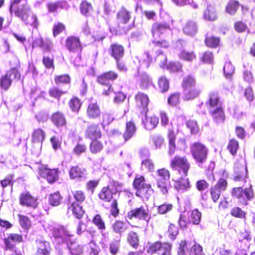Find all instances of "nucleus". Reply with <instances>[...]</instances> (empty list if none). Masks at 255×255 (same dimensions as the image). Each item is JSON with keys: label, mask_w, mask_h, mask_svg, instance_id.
Wrapping results in <instances>:
<instances>
[{"label": "nucleus", "mask_w": 255, "mask_h": 255, "mask_svg": "<svg viewBox=\"0 0 255 255\" xmlns=\"http://www.w3.org/2000/svg\"><path fill=\"white\" fill-rule=\"evenodd\" d=\"M156 186L159 192L163 195L167 196L170 189L169 184L164 180H157Z\"/></svg>", "instance_id": "8fccbe9b"}, {"label": "nucleus", "mask_w": 255, "mask_h": 255, "mask_svg": "<svg viewBox=\"0 0 255 255\" xmlns=\"http://www.w3.org/2000/svg\"><path fill=\"white\" fill-rule=\"evenodd\" d=\"M70 236L69 232L63 227L54 228L52 230V236L55 239H61L63 240Z\"/></svg>", "instance_id": "58836bf2"}, {"label": "nucleus", "mask_w": 255, "mask_h": 255, "mask_svg": "<svg viewBox=\"0 0 255 255\" xmlns=\"http://www.w3.org/2000/svg\"><path fill=\"white\" fill-rule=\"evenodd\" d=\"M240 148L239 141L235 138H232L229 140L227 146V149L230 153L235 156Z\"/></svg>", "instance_id": "79ce46f5"}, {"label": "nucleus", "mask_w": 255, "mask_h": 255, "mask_svg": "<svg viewBox=\"0 0 255 255\" xmlns=\"http://www.w3.org/2000/svg\"><path fill=\"white\" fill-rule=\"evenodd\" d=\"M167 69L174 73L182 71L183 66L180 62H170L167 66Z\"/></svg>", "instance_id": "69168bd1"}, {"label": "nucleus", "mask_w": 255, "mask_h": 255, "mask_svg": "<svg viewBox=\"0 0 255 255\" xmlns=\"http://www.w3.org/2000/svg\"><path fill=\"white\" fill-rule=\"evenodd\" d=\"M54 81L57 85H68L71 83V78L69 74H62L55 76Z\"/></svg>", "instance_id": "a19ab883"}, {"label": "nucleus", "mask_w": 255, "mask_h": 255, "mask_svg": "<svg viewBox=\"0 0 255 255\" xmlns=\"http://www.w3.org/2000/svg\"><path fill=\"white\" fill-rule=\"evenodd\" d=\"M85 136L89 139L101 138L102 131L99 123H92L88 125L85 130Z\"/></svg>", "instance_id": "aec40b11"}, {"label": "nucleus", "mask_w": 255, "mask_h": 255, "mask_svg": "<svg viewBox=\"0 0 255 255\" xmlns=\"http://www.w3.org/2000/svg\"><path fill=\"white\" fill-rule=\"evenodd\" d=\"M234 28L235 30L239 33H242L246 31L250 32V30L248 25L245 22L242 20L236 21L234 23Z\"/></svg>", "instance_id": "6e6d98bb"}, {"label": "nucleus", "mask_w": 255, "mask_h": 255, "mask_svg": "<svg viewBox=\"0 0 255 255\" xmlns=\"http://www.w3.org/2000/svg\"><path fill=\"white\" fill-rule=\"evenodd\" d=\"M63 197L59 191H57L51 193L48 197V203L52 206H58L62 202Z\"/></svg>", "instance_id": "ea45409f"}, {"label": "nucleus", "mask_w": 255, "mask_h": 255, "mask_svg": "<svg viewBox=\"0 0 255 255\" xmlns=\"http://www.w3.org/2000/svg\"><path fill=\"white\" fill-rule=\"evenodd\" d=\"M231 194L239 205L244 206L248 205V202L255 197L254 191L251 185L245 188L242 187H234L231 190Z\"/></svg>", "instance_id": "7ed1b4c3"}, {"label": "nucleus", "mask_w": 255, "mask_h": 255, "mask_svg": "<svg viewBox=\"0 0 255 255\" xmlns=\"http://www.w3.org/2000/svg\"><path fill=\"white\" fill-rule=\"evenodd\" d=\"M223 71L226 78L231 79L234 73L235 68L231 62H227L224 65Z\"/></svg>", "instance_id": "bf43d9fd"}, {"label": "nucleus", "mask_w": 255, "mask_h": 255, "mask_svg": "<svg viewBox=\"0 0 255 255\" xmlns=\"http://www.w3.org/2000/svg\"><path fill=\"white\" fill-rule=\"evenodd\" d=\"M74 198V202H77L78 203L82 204L85 202L86 199V193L82 190H77L72 192Z\"/></svg>", "instance_id": "5fc2aeb1"}, {"label": "nucleus", "mask_w": 255, "mask_h": 255, "mask_svg": "<svg viewBox=\"0 0 255 255\" xmlns=\"http://www.w3.org/2000/svg\"><path fill=\"white\" fill-rule=\"evenodd\" d=\"M192 156L199 164L204 163L207 159L208 150L207 147L200 142H195L190 146Z\"/></svg>", "instance_id": "9d476101"}, {"label": "nucleus", "mask_w": 255, "mask_h": 255, "mask_svg": "<svg viewBox=\"0 0 255 255\" xmlns=\"http://www.w3.org/2000/svg\"><path fill=\"white\" fill-rule=\"evenodd\" d=\"M219 94L217 91H212L208 95V99L205 102V105L208 110L221 105Z\"/></svg>", "instance_id": "393cba45"}, {"label": "nucleus", "mask_w": 255, "mask_h": 255, "mask_svg": "<svg viewBox=\"0 0 255 255\" xmlns=\"http://www.w3.org/2000/svg\"><path fill=\"white\" fill-rule=\"evenodd\" d=\"M85 114L87 119L94 121L100 119L102 114L99 103L95 101L89 102L86 108Z\"/></svg>", "instance_id": "dca6fc26"}, {"label": "nucleus", "mask_w": 255, "mask_h": 255, "mask_svg": "<svg viewBox=\"0 0 255 255\" xmlns=\"http://www.w3.org/2000/svg\"><path fill=\"white\" fill-rule=\"evenodd\" d=\"M21 74L17 68L13 67L0 77V87L4 91L7 90L13 82L20 80Z\"/></svg>", "instance_id": "1a4fd4ad"}, {"label": "nucleus", "mask_w": 255, "mask_h": 255, "mask_svg": "<svg viewBox=\"0 0 255 255\" xmlns=\"http://www.w3.org/2000/svg\"><path fill=\"white\" fill-rule=\"evenodd\" d=\"M169 166L172 170L177 171V172L184 176L188 175L191 168L190 163L186 156L176 155L171 159Z\"/></svg>", "instance_id": "423d86ee"}, {"label": "nucleus", "mask_w": 255, "mask_h": 255, "mask_svg": "<svg viewBox=\"0 0 255 255\" xmlns=\"http://www.w3.org/2000/svg\"><path fill=\"white\" fill-rule=\"evenodd\" d=\"M66 2L63 1H57L55 2H49L47 4L48 10L50 12H54L59 8H63L64 4Z\"/></svg>", "instance_id": "0e129e2a"}, {"label": "nucleus", "mask_w": 255, "mask_h": 255, "mask_svg": "<svg viewBox=\"0 0 255 255\" xmlns=\"http://www.w3.org/2000/svg\"><path fill=\"white\" fill-rule=\"evenodd\" d=\"M86 170L80 165H76L70 167L69 171V177L72 180H81L85 177Z\"/></svg>", "instance_id": "a878e982"}, {"label": "nucleus", "mask_w": 255, "mask_h": 255, "mask_svg": "<svg viewBox=\"0 0 255 255\" xmlns=\"http://www.w3.org/2000/svg\"><path fill=\"white\" fill-rule=\"evenodd\" d=\"M172 248L170 243L157 241L149 244L146 252L150 255H171Z\"/></svg>", "instance_id": "6e6552de"}, {"label": "nucleus", "mask_w": 255, "mask_h": 255, "mask_svg": "<svg viewBox=\"0 0 255 255\" xmlns=\"http://www.w3.org/2000/svg\"><path fill=\"white\" fill-rule=\"evenodd\" d=\"M240 6L237 0H229L225 6V11L231 15H235Z\"/></svg>", "instance_id": "c9c22d12"}, {"label": "nucleus", "mask_w": 255, "mask_h": 255, "mask_svg": "<svg viewBox=\"0 0 255 255\" xmlns=\"http://www.w3.org/2000/svg\"><path fill=\"white\" fill-rule=\"evenodd\" d=\"M167 137L168 142V154L170 156H172L175 153L176 148L175 142L176 134L175 131L172 129H169L168 130Z\"/></svg>", "instance_id": "cd10ccee"}, {"label": "nucleus", "mask_w": 255, "mask_h": 255, "mask_svg": "<svg viewBox=\"0 0 255 255\" xmlns=\"http://www.w3.org/2000/svg\"><path fill=\"white\" fill-rule=\"evenodd\" d=\"M128 226L127 223L120 220H116L111 226L112 232L121 237V236L127 230Z\"/></svg>", "instance_id": "c756f323"}, {"label": "nucleus", "mask_w": 255, "mask_h": 255, "mask_svg": "<svg viewBox=\"0 0 255 255\" xmlns=\"http://www.w3.org/2000/svg\"><path fill=\"white\" fill-rule=\"evenodd\" d=\"M230 214L236 218L245 219L247 214L240 207H234L231 210Z\"/></svg>", "instance_id": "052dcab7"}, {"label": "nucleus", "mask_w": 255, "mask_h": 255, "mask_svg": "<svg viewBox=\"0 0 255 255\" xmlns=\"http://www.w3.org/2000/svg\"><path fill=\"white\" fill-rule=\"evenodd\" d=\"M92 222L99 230L103 231L106 228L105 221L100 214H96L94 216Z\"/></svg>", "instance_id": "13d9d810"}, {"label": "nucleus", "mask_w": 255, "mask_h": 255, "mask_svg": "<svg viewBox=\"0 0 255 255\" xmlns=\"http://www.w3.org/2000/svg\"><path fill=\"white\" fill-rule=\"evenodd\" d=\"M125 52L124 46L118 43H112L108 49L109 55L116 61L117 69L122 72H126L128 70L126 63L122 60V59L124 57Z\"/></svg>", "instance_id": "39448f33"}, {"label": "nucleus", "mask_w": 255, "mask_h": 255, "mask_svg": "<svg viewBox=\"0 0 255 255\" xmlns=\"http://www.w3.org/2000/svg\"><path fill=\"white\" fill-rule=\"evenodd\" d=\"M67 210L68 212H71L72 215L77 219H81L84 214L85 211L83 207L80 205V203L77 202H74L73 200L69 197L66 202Z\"/></svg>", "instance_id": "6ab92c4d"}, {"label": "nucleus", "mask_w": 255, "mask_h": 255, "mask_svg": "<svg viewBox=\"0 0 255 255\" xmlns=\"http://www.w3.org/2000/svg\"><path fill=\"white\" fill-rule=\"evenodd\" d=\"M116 18L118 22V29L114 28L113 29L111 28L110 29L111 32L116 34H117L118 33H126L132 28V26L127 25L131 18V15L130 12L125 7H122L118 11Z\"/></svg>", "instance_id": "20e7f679"}, {"label": "nucleus", "mask_w": 255, "mask_h": 255, "mask_svg": "<svg viewBox=\"0 0 255 255\" xmlns=\"http://www.w3.org/2000/svg\"><path fill=\"white\" fill-rule=\"evenodd\" d=\"M181 86L183 90L196 86L195 78L191 75L186 76L183 79Z\"/></svg>", "instance_id": "49530a36"}, {"label": "nucleus", "mask_w": 255, "mask_h": 255, "mask_svg": "<svg viewBox=\"0 0 255 255\" xmlns=\"http://www.w3.org/2000/svg\"><path fill=\"white\" fill-rule=\"evenodd\" d=\"M200 60L203 63L212 64L214 61L213 52L210 50L203 52L200 57Z\"/></svg>", "instance_id": "3c124183"}, {"label": "nucleus", "mask_w": 255, "mask_h": 255, "mask_svg": "<svg viewBox=\"0 0 255 255\" xmlns=\"http://www.w3.org/2000/svg\"><path fill=\"white\" fill-rule=\"evenodd\" d=\"M158 86L162 93L168 91L169 88V82L165 76L160 77L158 80Z\"/></svg>", "instance_id": "4d7b16f0"}, {"label": "nucleus", "mask_w": 255, "mask_h": 255, "mask_svg": "<svg viewBox=\"0 0 255 255\" xmlns=\"http://www.w3.org/2000/svg\"><path fill=\"white\" fill-rule=\"evenodd\" d=\"M173 204L164 203L157 207V213L160 214H165L170 212L173 209Z\"/></svg>", "instance_id": "338daca9"}, {"label": "nucleus", "mask_w": 255, "mask_h": 255, "mask_svg": "<svg viewBox=\"0 0 255 255\" xmlns=\"http://www.w3.org/2000/svg\"><path fill=\"white\" fill-rule=\"evenodd\" d=\"M183 90L184 98L186 100L194 99L198 97L200 93V90L196 86Z\"/></svg>", "instance_id": "37998d69"}, {"label": "nucleus", "mask_w": 255, "mask_h": 255, "mask_svg": "<svg viewBox=\"0 0 255 255\" xmlns=\"http://www.w3.org/2000/svg\"><path fill=\"white\" fill-rule=\"evenodd\" d=\"M9 11L26 25L37 28L38 21L37 16L32 11L27 0H10Z\"/></svg>", "instance_id": "f257e3e1"}, {"label": "nucleus", "mask_w": 255, "mask_h": 255, "mask_svg": "<svg viewBox=\"0 0 255 255\" xmlns=\"http://www.w3.org/2000/svg\"><path fill=\"white\" fill-rule=\"evenodd\" d=\"M82 102L76 96H73L68 102V106L72 112L78 114L81 110Z\"/></svg>", "instance_id": "e433bc0d"}, {"label": "nucleus", "mask_w": 255, "mask_h": 255, "mask_svg": "<svg viewBox=\"0 0 255 255\" xmlns=\"http://www.w3.org/2000/svg\"><path fill=\"white\" fill-rule=\"evenodd\" d=\"M127 217L130 221L133 219L145 221L147 224L149 223L151 219V216L148 208L143 206L131 209L128 212Z\"/></svg>", "instance_id": "f8f14e48"}, {"label": "nucleus", "mask_w": 255, "mask_h": 255, "mask_svg": "<svg viewBox=\"0 0 255 255\" xmlns=\"http://www.w3.org/2000/svg\"><path fill=\"white\" fill-rule=\"evenodd\" d=\"M36 245L35 255H50L51 247L49 242L44 240L37 241Z\"/></svg>", "instance_id": "bb28decb"}, {"label": "nucleus", "mask_w": 255, "mask_h": 255, "mask_svg": "<svg viewBox=\"0 0 255 255\" xmlns=\"http://www.w3.org/2000/svg\"><path fill=\"white\" fill-rule=\"evenodd\" d=\"M221 41L220 37L207 33L205 37V45L209 48L215 49L219 46Z\"/></svg>", "instance_id": "7c9ffc66"}, {"label": "nucleus", "mask_w": 255, "mask_h": 255, "mask_svg": "<svg viewBox=\"0 0 255 255\" xmlns=\"http://www.w3.org/2000/svg\"><path fill=\"white\" fill-rule=\"evenodd\" d=\"M174 187L178 191L187 190L190 187L189 180L188 178L181 177L174 181Z\"/></svg>", "instance_id": "72a5a7b5"}, {"label": "nucleus", "mask_w": 255, "mask_h": 255, "mask_svg": "<svg viewBox=\"0 0 255 255\" xmlns=\"http://www.w3.org/2000/svg\"><path fill=\"white\" fill-rule=\"evenodd\" d=\"M169 29L170 26L167 23L155 22L151 26V32L153 38L157 39Z\"/></svg>", "instance_id": "412c9836"}, {"label": "nucleus", "mask_w": 255, "mask_h": 255, "mask_svg": "<svg viewBox=\"0 0 255 255\" xmlns=\"http://www.w3.org/2000/svg\"><path fill=\"white\" fill-rule=\"evenodd\" d=\"M133 188L135 190V195L144 200H148L154 193V190L150 183H146L144 177L137 175L132 182Z\"/></svg>", "instance_id": "f03ea898"}, {"label": "nucleus", "mask_w": 255, "mask_h": 255, "mask_svg": "<svg viewBox=\"0 0 255 255\" xmlns=\"http://www.w3.org/2000/svg\"><path fill=\"white\" fill-rule=\"evenodd\" d=\"M79 7L81 13L86 17L89 16L90 11L93 10L92 3L86 0L82 1Z\"/></svg>", "instance_id": "09e8293b"}, {"label": "nucleus", "mask_w": 255, "mask_h": 255, "mask_svg": "<svg viewBox=\"0 0 255 255\" xmlns=\"http://www.w3.org/2000/svg\"><path fill=\"white\" fill-rule=\"evenodd\" d=\"M4 251H13L16 249L14 244H19L24 241L23 236L17 233H10L2 239Z\"/></svg>", "instance_id": "2eb2a0df"}, {"label": "nucleus", "mask_w": 255, "mask_h": 255, "mask_svg": "<svg viewBox=\"0 0 255 255\" xmlns=\"http://www.w3.org/2000/svg\"><path fill=\"white\" fill-rule=\"evenodd\" d=\"M118 74L113 70L105 71L97 77L96 82L102 86L107 88L106 90H103L102 95L109 96L113 91L112 85L110 81H114L118 78Z\"/></svg>", "instance_id": "0eeeda50"}, {"label": "nucleus", "mask_w": 255, "mask_h": 255, "mask_svg": "<svg viewBox=\"0 0 255 255\" xmlns=\"http://www.w3.org/2000/svg\"><path fill=\"white\" fill-rule=\"evenodd\" d=\"M179 57L184 61L192 62L196 58V55L194 51H189L184 49L180 51L179 54Z\"/></svg>", "instance_id": "de8ad7c7"}, {"label": "nucleus", "mask_w": 255, "mask_h": 255, "mask_svg": "<svg viewBox=\"0 0 255 255\" xmlns=\"http://www.w3.org/2000/svg\"><path fill=\"white\" fill-rule=\"evenodd\" d=\"M65 46L70 52H81L83 49L82 44L79 36L70 35L65 40Z\"/></svg>", "instance_id": "a211bd4d"}, {"label": "nucleus", "mask_w": 255, "mask_h": 255, "mask_svg": "<svg viewBox=\"0 0 255 255\" xmlns=\"http://www.w3.org/2000/svg\"><path fill=\"white\" fill-rule=\"evenodd\" d=\"M209 112L215 123L220 124L225 121V112L224 108L222 106L210 109L209 110Z\"/></svg>", "instance_id": "b1692460"}, {"label": "nucleus", "mask_w": 255, "mask_h": 255, "mask_svg": "<svg viewBox=\"0 0 255 255\" xmlns=\"http://www.w3.org/2000/svg\"><path fill=\"white\" fill-rule=\"evenodd\" d=\"M136 130V128L134 122L132 121L127 122L126 125V129L123 135L124 142H126L131 139L135 134Z\"/></svg>", "instance_id": "c85d7f7f"}, {"label": "nucleus", "mask_w": 255, "mask_h": 255, "mask_svg": "<svg viewBox=\"0 0 255 255\" xmlns=\"http://www.w3.org/2000/svg\"><path fill=\"white\" fill-rule=\"evenodd\" d=\"M39 47L42 49V52L46 53L51 51L52 46L49 43L46 42L42 37L36 38L33 43V46Z\"/></svg>", "instance_id": "f704fd0d"}, {"label": "nucleus", "mask_w": 255, "mask_h": 255, "mask_svg": "<svg viewBox=\"0 0 255 255\" xmlns=\"http://www.w3.org/2000/svg\"><path fill=\"white\" fill-rule=\"evenodd\" d=\"M45 137V133L43 130L40 128H37L33 131L32 141L34 143H42Z\"/></svg>", "instance_id": "c03bdc74"}, {"label": "nucleus", "mask_w": 255, "mask_h": 255, "mask_svg": "<svg viewBox=\"0 0 255 255\" xmlns=\"http://www.w3.org/2000/svg\"><path fill=\"white\" fill-rule=\"evenodd\" d=\"M98 139H91V141L89 144V150L92 154H99L104 149V145L103 142Z\"/></svg>", "instance_id": "473e14b6"}, {"label": "nucleus", "mask_w": 255, "mask_h": 255, "mask_svg": "<svg viewBox=\"0 0 255 255\" xmlns=\"http://www.w3.org/2000/svg\"><path fill=\"white\" fill-rule=\"evenodd\" d=\"M60 171L59 168H48L46 167H41L38 169L40 176L45 179L49 184H53L59 179Z\"/></svg>", "instance_id": "4468645a"}, {"label": "nucleus", "mask_w": 255, "mask_h": 255, "mask_svg": "<svg viewBox=\"0 0 255 255\" xmlns=\"http://www.w3.org/2000/svg\"><path fill=\"white\" fill-rule=\"evenodd\" d=\"M145 116V120L143 122L144 128L147 130H151L155 128L158 124L159 119L158 117L155 115H152L151 116H147V115Z\"/></svg>", "instance_id": "2f4dec72"}, {"label": "nucleus", "mask_w": 255, "mask_h": 255, "mask_svg": "<svg viewBox=\"0 0 255 255\" xmlns=\"http://www.w3.org/2000/svg\"><path fill=\"white\" fill-rule=\"evenodd\" d=\"M201 216V213L198 210L194 209L191 213L189 220L193 224L198 225L200 222Z\"/></svg>", "instance_id": "e2e57ef3"}, {"label": "nucleus", "mask_w": 255, "mask_h": 255, "mask_svg": "<svg viewBox=\"0 0 255 255\" xmlns=\"http://www.w3.org/2000/svg\"><path fill=\"white\" fill-rule=\"evenodd\" d=\"M134 99L136 108L139 110L141 115L146 116L149 111V99L147 95L138 92L135 95Z\"/></svg>", "instance_id": "ddd939ff"}, {"label": "nucleus", "mask_w": 255, "mask_h": 255, "mask_svg": "<svg viewBox=\"0 0 255 255\" xmlns=\"http://www.w3.org/2000/svg\"><path fill=\"white\" fill-rule=\"evenodd\" d=\"M127 241L128 244L133 248L136 249L139 245V239L137 233L131 231L129 232L127 236Z\"/></svg>", "instance_id": "4c0bfd02"}, {"label": "nucleus", "mask_w": 255, "mask_h": 255, "mask_svg": "<svg viewBox=\"0 0 255 255\" xmlns=\"http://www.w3.org/2000/svg\"><path fill=\"white\" fill-rule=\"evenodd\" d=\"M204 17L205 19L209 21H214L218 18V15L215 8L209 5L204 12Z\"/></svg>", "instance_id": "a18cd8bd"}, {"label": "nucleus", "mask_w": 255, "mask_h": 255, "mask_svg": "<svg viewBox=\"0 0 255 255\" xmlns=\"http://www.w3.org/2000/svg\"><path fill=\"white\" fill-rule=\"evenodd\" d=\"M19 204L23 207L35 209L38 207V202L37 198L30 192L25 191L19 195Z\"/></svg>", "instance_id": "f3484780"}, {"label": "nucleus", "mask_w": 255, "mask_h": 255, "mask_svg": "<svg viewBox=\"0 0 255 255\" xmlns=\"http://www.w3.org/2000/svg\"><path fill=\"white\" fill-rule=\"evenodd\" d=\"M181 93L178 92L171 93L167 99V103L171 107H175L180 102Z\"/></svg>", "instance_id": "603ef678"}, {"label": "nucleus", "mask_w": 255, "mask_h": 255, "mask_svg": "<svg viewBox=\"0 0 255 255\" xmlns=\"http://www.w3.org/2000/svg\"><path fill=\"white\" fill-rule=\"evenodd\" d=\"M248 170L244 164H235L234 166L233 180L235 182L246 181Z\"/></svg>", "instance_id": "4be33fe9"}, {"label": "nucleus", "mask_w": 255, "mask_h": 255, "mask_svg": "<svg viewBox=\"0 0 255 255\" xmlns=\"http://www.w3.org/2000/svg\"><path fill=\"white\" fill-rule=\"evenodd\" d=\"M121 187V184L114 181L111 182L107 186L101 189L98 196L100 200L105 202H110L112 201L113 195L119 192V188Z\"/></svg>", "instance_id": "9b49d317"}, {"label": "nucleus", "mask_w": 255, "mask_h": 255, "mask_svg": "<svg viewBox=\"0 0 255 255\" xmlns=\"http://www.w3.org/2000/svg\"><path fill=\"white\" fill-rule=\"evenodd\" d=\"M184 33L188 35H193L197 32V27L193 21H187L183 28Z\"/></svg>", "instance_id": "864d4df0"}, {"label": "nucleus", "mask_w": 255, "mask_h": 255, "mask_svg": "<svg viewBox=\"0 0 255 255\" xmlns=\"http://www.w3.org/2000/svg\"><path fill=\"white\" fill-rule=\"evenodd\" d=\"M66 92L62 91L57 87H52L48 91L49 95L51 97L57 100H59L61 97Z\"/></svg>", "instance_id": "680f3d73"}, {"label": "nucleus", "mask_w": 255, "mask_h": 255, "mask_svg": "<svg viewBox=\"0 0 255 255\" xmlns=\"http://www.w3.org/2000/svg\"><path fill=\"white\" fill-rule=\"evenodd\" d=\"M69 249L72 255H80L83 253L82 247L76 243H71Z\"/></svg>", "instance_id": "774afa93"}, {"label": "nucleus", "mask_w": 255, "mask_h": 255, "mask_svg": "<svg viewBox=\"0 0 255 255\" xmlns=\"http://www.w3.org/2000/svg\"><path fill=\"white\" fill-rule=\"evenodd\" d=\"M53 125L56 128L65 127L67 125V121L65 115L60 111L53 112L50 118Z\"/></svg>", "instance_id": "5701e85b"}]
</instances>
